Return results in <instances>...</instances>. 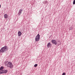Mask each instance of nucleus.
<instances>
[{"label": "nucleus", "instance_id": "8", "mask_svg": "<svg viewBox=\"0 0 75 75\" xmlns=\"http://www.w3.org/2000/svg\"><path fill=\"white\" fill-rule=\"evenodd\" d=\"M18 36L19 37H20L21 36V31H19L18 33Z\"/></svg>", "mask_w": 75, "mask_h": 75}, {"label": "nucleus", "instance_id": "5", "mask_svg": "<svg viewBox=\"0 0 75 75\" xmlns=\"http://www.w3.org/2000/svg\"><path fill=\"white\" fill-rule=\"evenodd\" d=\"M23 11V9H21L19 10L18 13V16H20L21 15V13Z\"/></svg>", "mask_w": 75, "mask_h": 75}, {"label": "nucleus", "instance_id": "15", "mask_svg": "<svg viewBox=\"0 0 75 75\" xmlns=\"http://www.w3.org/2000/svg\"><path fill=\"white\" fill-rule=\"evenodd\" d=\"M75 4V0H74L73 2V4L74 5Z\"/></svg>", "mask_w": 75, "mask_h": 75}, {"label": "nucleus", "instance_id": "3", "mask_svg": "<svg viewBox=\"0 0 75 75\" xmlns=\"http://www.w3.org/2000/svg\"><path fill=\"white\" fill-rule=\"evenodd\" d=\"M40 39V35L38 34L35 37V40L36 41H38Z\"/></svg>", "mask_w": 75, "mask_h": 75}, {"label": "nucleus", "instance_id": "18", "mask_svg": "<svg viewBox=\"0 0 75 75\" xmlns=\"http://www.w3.org/2000/svg\"><path fill=\"white\" fill-rule=\"evenodd\" d=\"M1 8V5L0 4V8Z\"/></svg>", "mask_w": 75, "mask_h": 75}, {"label": "nucleus", "instance_id": "16", "mask_svg": "<svg viewBox=\"0 0 75 75\" xmlns=\"http://www.w3.org/2000/svg\"><path fill=\"white\" fill-rule=\"evenodd\" d=\"M69 30H72V27H70V28Z\"/></svg>", "mask_w": 75, "mask_h": 75}, {"label": "nucleus", "instance_id": "17", "mask_svg": "<svg viewBox=\"0 0 75 75\" xmlns=\"http://www.w3.org/2000/svg\"><path fill=\"white\" fill-rule=\"evenodd\" d=\"M66 75V74H65V73H63L62 74V75Z\"/></svg>", "mask_w": 75, "mask_h": 75}, {"label": "nucleus", "instance_id": "13", "mask_svg": "<svg viewBox=\"0 0 75 75\" xmlns=\"http://www.w3.org/2000/svg\"><path fill=\"white\" fill-rule=\"evenodd\" d=\"M4 74L3 70L2 71H0V74Z\"/></svg>", "mask_w": 75, "mask_h": 75}, {"label": "nucleus", "instance_id": "2", "mask_svg": "<svg viewBox=\"0 0 75 75\" xmlns=\"http://www.w3.org/2000/svg\"><path fill=\"white\" fill-rule=\"evenodd\" d=\"M7 67H9L10 68L12 69L13 68V66L12 64V63L9 62L7 64Z\"/></svg>", "mask_w": 75, "mask_h": 75}, {"label": "nucleus", "instance_id": "11", "mask_svg": "<svg viewBox=\"0 0 75 75\" xmlns=\"http://www.w3.org/2000/svg\"><path fill=\"white\" fill-rule=\"evenodd\" d=\"M4 68V67H3L2 66L0 68V71H2V70Z\"/></svg>", "mask_w": 75, "mask_h": 75}, {"label": "nucleus", "instance_id": "6", "mask_svg": "<svg viewBox=\"0 0 75 75\" xmlns=\"http://www.w3.org/2000/svg\"><path fill=\"white\" fill-rule=\"evenodd\" d=\"M51 47V44L50 42H49L47 44V47L50 48V47Z\"/></svg>", "mask_w": 75, "mask_h": 75}, {"label": "nucleus", "instance_id": "4", "mask_svg": "<svg viewBox=\"0 0 75 75\" xmlns=\"http://www.w3.org/2000/svg\"><path fill=\"white\" fill-rule=\"evenodd\" d=\"M52 42L54 44H55V45H57V41L55 40H52Z\"/></svg>", "mask_w": 75, "mask_h": 75}, {"label": "nucleus", "instance_id": "14", "mask_svg": "<svg viewBox=\"0 0 75 75\" xmlns=\"http://www.w3.org/2000/svg\"><path fill=\"white\" fill-rule=\"evenodd\" d=\"M38 65V64H36L34 65V67H37Z\"/></svg>", "mask_w": 75, "mask_h": 75}, {"label": "nucleus", "instance_id": "9", "mask_svg": "<svg viewBox=\"0 0 75 75\" xmlns=\"http://www.w3.org/2000/svg\"><path fill=\"white\" fill-rule=\"evenodd\" d=\"M4 17L5 18H8V15H7V14H5L4 15Z\"/></svg>", "mask_w": 75, "mask_h": 75}, {"label": "nucleus", "instance_id": "1", "mask_svg": "<svg viewBox=\"0 0 75 75\" xmlns=\"http://www.w3.org/2000/svg\"><path fill=\"white\" fill-rule=\"evenodd\" d=\"M8 48L7 47V46H5L4 47H2L0 50V52H5L7 51L8 50Z\"/></svg>", "mask_w": 75, "mask_h": 75}, {"label": "nucleus", "instance_id": "12", "mask_svg": "<svg viewBox=\"0 0 75 75\" xmlns=\"http://www.w3.org/2000/svg\"><path fill=\"white\" fill-rule=\"evenodd\" d=\"M43 3L47 4V1H44L43 2Z\"/></svg>", "mask_w": 75, "mask_h": 75}, {"label": "nucleus", "instance_id": "7", "mask_svg": "<svg viewBox=\"0 0 75 75\" xmlns=\"http://www.w3.org/2000/svg\"><path fill=\"white\" fill-rule=\"evenodd\" d=\"M2 70L3 71V74H6V73L8 72V70H7L5 69Z\"/></svg>", "mask_w": 75, "mask_h": 75}, {"label": "nucleus", "instance_id": "10", "mask_svg": "<svg viewBox=\"0 0 75 75\" xmlns=\"http://www.w3.org/2000/svg\"><path fill=\"white\" fill-rule=\"evenodd\" d=\"M8 61L7 60H6V61H5V65H7V64H8Z\"/></svg>", "mask_w": 75, "mask_h": 75}]
</instances>
